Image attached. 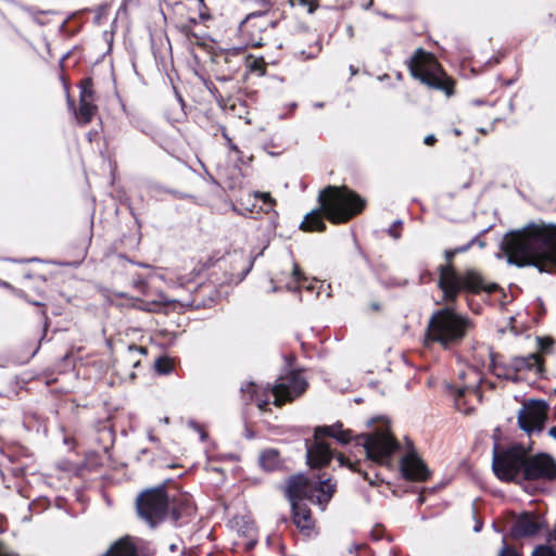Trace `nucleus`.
<instances>
[{
    "label": "nucleus",
    "mask_w": 556,
    "mask_h": 556,
    "mask_svg": "<svg viewBox=\"0 0 556 556\" xmlns=\"http://www.w3.org/2000/svg\"><path fill=\"white\" fill-rule=\"evenodd\" d=\"M168 507V498L163 488L147 490L137 500L141 518L151 527L163 520Z\"/></svg>",
    "instance_id": "nucleus-11"
},
{
    "label": "nucleus",
    "mask_w": 556,
    "mask_h": 556,
    "mask_svg": "<svg viewBox=\"0 0 556 556\" xmlns=\"http://www.w3.org/2000/svg\"><path fill=\"white\" fill-rule=\"evenodd\" d=\"M155 370L159 374L167 375L173 370V363L167 357H160L155 361Z\"/></svg>",
    "instance_id": "nucleus-26"
},
{
    "label": "nucleus",
    "mask_w": 556,
    "mask_h": 556,
    "mask_svg": "<svg viewBox=\"0 0 556 556\" xmlns=\"http://www.w3.org/2000/svg\"><path fill=\"white\" fill-rule=\"evenodd\" d=\"M542 521L533 514H522L517 517L511 527L510 533L514 538L532 536L539 532Z\"/></svg>",
    "instance_id": "nucleus-18"
},
{
    "label": "nucleus",
    "mask_w": 556,
    "mask_h": 556,
    "mask_svg": "<svg viewBox=\"0 0 556 556\" xmlns=\"http://www.w3.org/2000/svg\"><path fill=\"white\" fill-rule=\"evenodd\" d=\"M132 349H136V350H137V348L129 346V350H130V351H131ZM138 351H140L141 353H143V352H144V350H143L142 348L138 349Z\"/></svg>",
    "instance_id": "nucleus-38"
},
{
    "label": "nucleus",
    "mask_w": 556,
    "mask_h": 556,
    "mask_svg": "<svg viewBox=\"0 0 556 556\" xmlns=\"http://www.w3.org/2000/svg\"><path fill=\"white\" fill-rule=\"evenodd\" d=\"M527 451L520 445H514L507 450L493 452L492 468L495 476L503 481H513L523 478V467Z\"/></svg>",
    "instance_id": "nucleus-10"
},
{
    "label": "nucleus",
    "mask_w": 556,
    "mask_h": 556,
    "mask_svg": "<svg viewBox=\"0 0 556 556\" xmlns=\"http://www.w3.org/2000/svg\"><path fill=\"white\" fill-rule=\"evenodd\" d=\"M280 456L278 451L274 448L265 450L260 455V465L266 471H273L280 466Z\"/></svg>",
    "instance_id": "nucleus-22"
},
{
    "label": "nucleus",
    "mask_w": 556,
    "mask_h": 556,
    "mask_svg": "<svg viewBox=\"0 0 556 556\" xmlns=\"http://www.w3.org/2000/svg\"><path fill=\"white\" fill-rule=\"evenodd\" d=\"M320 435L334 438L342 444H346L352 440V432L349 429H344L340 422L316 428L315 443L308 446L306 451L307 463L311 467L325 466L332 457L330 447L319 440Z\"/></svg>",
    "instance_id": "nucleus-9"
},
{
    "label": "nucleus",
    "mask_w": 556,
    "mask_h": 556,
    "mask_svg": "<svg viewBox=\"0 0 556 556\" xmlns=\"http://www.w3.org/2000/svg\"><path fill=\"white\" fill-rule=\"evenodd\" d=\"M307 388V382L301 372L290 371L277 379L276 384L269 390L261 388L254 382H249L241 388V391L250 395L261 410H265L269 404L268 392L274 395V404L281 406L287 402L293 401L301 395Z\"/></svg>",
    "instance_id": "nucleus-3"
},
{
    "label": "nucleus",
    "mask_w": 556,
    "mask_h": 556,
    "mask_svg": "<svg viewBox=\"0 0 556 556\" xmlns=\"http://www.w3.org/2000/svg\"><path fill=\"white\" fill-rule=\"evenodd\" d=\"M175 5L178 10L186 8L189 11V20L192 22H195L197 17L200 20L208 17L203 0H181L176 2Z\"/></svg>",
    "instance_id": "nucleus-20"
},
{
    "label": "nucleus",
    "mask_w": 556,
    "mask_h": 556,
    "mask_svg": "<svg viewBox=\"0 0 556 556\" xmlns=\"http://www.w3.org/2000/svg\"><path fill=\"white\" fill-rule=\"evenodd\" d=\"M547 417V403L541 400H530L522 404L518 413L519 427L531 434L541 432Z\"/></svg>",
    "instance_id": "nucleus-12"
},
{
    "label": "nucleus",
    "mask_w": 556,
    "mask_h": 556,
    "mask_svg": "<svg viewBox=\"0 0 556 556\" xmlns=\"http://www.w3.org/2000/svg\"><path fill=\"white\" fill-rule=\"evenodd\" d=\"M401 470L403 476L409 480H425L429 471L415 451L410 450L401 460Z\"/></svg>",
    "instance_id": "nucleus-17"
},
{
    "label": "nucleus",
    "mask_w": 556,
    "mask_h": 556,
    "mask_svg": "<svg viewBox=\"0 0 556 556\" xmlns=\"http://www.w3.org/2000/svg\"><path fill=\"white\" fill-rule=\"evenodd\" d=\"M543 369V359L536 353L529 354L527 356L514 357L508 364V370H513V374H502L500 367H495L497 377H504L506 379H515L517 371L529 370L534 374H541Z\"/></svg>",
    "instance_id": "nucleus-16"
},
{
    "label": "nucleus",
    "mask_w": 556,
    "mask_h": 556,
    "mask_svg": "<svg viewBox=\"0 0 556 556\" xmlns=\"http://www.w3.org/2000/svg\"><path fill=\"white\" fill-rule=\"evenodd\" d=\"M306 279L304 273L298 266V264L293 263L290 273V279L287 281L286 287L290 291H298L299 286L302 281Z\"/></svg>",
    "instance_id": "nucleus-24"
},
{
    "label": "nucleus",
    "mask_w": 556,
    "mask_h": 556,
    "mask_svg": "<svg viewBox=\"0 0 556 556\" xmlns=\"http://www.w3.org/2000/svg\"><path fill=\"white\" fill-rule=\"evenodd\" d=\"M337 459L341 466H348L353 470H356V464H352L349 459H346L342 454L337 456Z\"/></svg>",
    "instance_id": "nucleus-32"
},
{
    "label": "nucleus",
    "mask_w": 556,
    "mask_h": 556,
    "mask_svg": "<svg viewBox=\"0 0 556 556\" xmlns=\"http://www.w3.org/2000/svg\"><path fill=\"white\" fill-rule=\"evenodd\" d=\"M300 228L305 231H323L326 228V225L320 212L318 210H314L307 213L301 223Z\"/></svg>",
    "instance_id": "nucleus-21"
},
{
    "label": "nucleus",
    "mask_w": 556,
    "mask_h": 556,
    "mask_svg": "<svg viewBox=\"0 0 556 556\" xmlns=\"http://www.w3.org/2000/svg\"><path fill=\"white\" fill-rule=\"evenodd\" d=\"M275 23V20L267 12H251L247 15L242 25L244 27L251 25L253 27L252 31L265 33L269 30V27H274Z\"/></svg>",
    "instance_id": "nucleus-19"
},
{
    "label": "nucleus",
    "mask_w": 556,
    "mask_h": 556,
    "mask_svg": "<svg viewBox=\"0 0 556 556\" xmlns=\"http://www.w3.org/2000/svg\"><path fill=\"white\" fill-rule=\"evenodd\" d=\"M470 328L468 318L456 314L450 308L435 312L427 327V342H437L444 349L458 344Z\"/></svg>",
    "instance_id": "nucleus-4"
},
{
    "label": "nucleus",
    "mask_w": 556,
    "mask_h": 556,
    "mask_svg": "<svg viewBox=\"0 0 556 556\" xmlns=\"http://www.w3.org/2000/svg\"><path fill=\"white\" fill-rule=\"evenodd\" d=\"M554 341L551 338H538V345L541 351H547L552 348Z\"/></svg>",
    "instance_id": "nucleus-29"
},
{
    "label": "nucleus",
    "mask_w": 556,
    "mask_h": 556,
    "mask_svg": "<svg viewBox=\"0 0 556 556\" xmlns=\"http://www.w3.org/2000/svg\"><path fill=\"white\" fill-rule=\"evenodd\" d=\"M531 556H556V551L551 546L540 545L533 549Z\"/></svg>",
    "instance_id": "nucleus-27"
},
{
    "label": "nucleus",
    "mask_w": 556,
    "mask_h": 556,
    "mask_svg": "<svg viewBox=\"0 0 556 556\" xmlns=\"http://www.w3.org/2000/svg\"><path fill=\"white\" fill-rule=\"evenodd\" d=\"M189 427L197 431L200 434L202 441L206 439V433L201 429V427L195 421H189Z\"/></svg>",
    "instance_id": "nucleus-31"
},
{
    "label": "nucleus",
    "mask_w": 556,
    "mask_h": 556,
    "mask_svg": "<svg viewBox=\"0 0 556 556\" xmlns=\"http://www.w3.org/2000/svg\"><path fill=\"white\" fill-rule=\"evenodd\" d=\"M386 78H388V75H383V76H379L378 77L379 80H386Z\"/></svg>",
    "instance_id": "nucleus-39"
},
{
    "label": "nucleus",
    "mask_w": 556,
    "mask_h": 556,
    "mask_svg": "<svg viewBox=\"0 0 556 556\" xmlns=\"http://www.w3.org/2000/svg\"><path fill=\"white\" fill-rule=\"evenodd\" d=\"M459 379L462 380H468L466 383L462 387H459L455 394V407L457 410L469 414L472 408L469 406H466L467 400L466 396L469 394L470 396L475 397L476 400H479V384L481 382V378L479 372L472 368L468 367L465 370H460L458 374Z\"/></svg>",
    "instance_id": "nucleus-14"
},
{
    "label": "nucleus",
    "mask_w": 556,
    "mask_h": 556,
    "mask_svg": "<svg viewBox=\"0 0 556 556\" xmlns=\"http://www.w3.org/2000/svg\"><path fill=\"white\" fill-rule=\"evenodd\" d=\"M409 71L414 78L424 85L443 90L446 94L452 92L450 80L431 54L417 50L409 63Z\"/></svg>",
    "instance_id": "nucleus-8"
},
{
    "label": "nucleus",
    "mask_w": 556,
    "mask_h": 556,
    "mask_svg": "<svg viewBox=\"0 0 556 556\" xmlns=\"http://www.w3.org/2000/svg\"><path fill=\"white\" fill-rule=\"evenodd\" d=\"M497 556H520L519 553L513 547L504 544L500 549Z\"/></svg>",
    "instance_id": "nucleus-30"
},
{
    "label": "nucleus",
    "mask_w": 556,
    "mask_h": 556,
    "mask_svg": "<svg viewBox=\"0 0 556 556\" xmlns=\"http://www.w3.org/2000/svg\"><path fill=\"white\" fill-rule=\"evenodd\" d=\"M439 288L442 290L445 300L454 301L462 290L477 292L485 289L491 293L496 289V286L491 285L485 288L478 273L468 270L465 275H459L450 264H446L440 266Z\"/></svg>",
    "instance_id": "nucleus-7"
},
{
    "label": "nucleus",
    "mask_w": 556,
    "mask_h": 556,
    "mask_svg": "<svg viewBox=\"0 0 556 556\" xmlns=\"http://www.w3.org/2000/svg\"><path fill=\"white\" fill-rule=\"evenodd\" d=\"M475 531H480V526H476Z\"/></svg>",
    "instance_id": "nucleus-43"
},
{
    "label": "nucleus",
    "mask_w": 556,
    "mask_h": 556,
    "mask_svg": "<svg viewBox=\"0 0 556 556\" xmlns=\"http://www.w3.org/2000/svg\"><path fill=\"white\" fill-rule=\"evenodd\" d=\"M454 256V252L453 251H446L445 252V257L446 260L450 262L451 258Z\"/></svg>",
    "instance_id": "nucleus-37"
},
{
    "label": "nucleus",
    "mask_w": 556,
    "mask_h": 556,
    "mask_svg": "<svg viewBox=\"0 0 556 556\" xmlns=\"http://www.w3.org/2000/svg\"><path fill=\"white\" fill-rule=\"evenodd\" d=\"M157 422L163 424V425H168L169 418L168 417L159 418Z\"/></svg>",
    "instance_id": "nucleus-36"
},
{
    "label": "nucleus",
    "mask_w": 556,
    "mask_h": 556,
    "mask_svg": "<svg viewBox=\"0 0 556 556\" xmlns=\"http://www.w3.org/2000/svg\"><path fill=\"white\" fill-rule=\"evenodd\" d=\"M154 429L152 427L147 429V438L150 442L157 443L159 439L153 434Z\"/></svg>",
    "instance_id": "nucleus-33"
},
{
    "label": "nucleus",
    "mask_w": 556,
    "mask_h": 556,
    "mask_svg": "<svg viewBox=\"0 0 556 556\" xmlns=\"http://www.w3.org/2000/svg\"><path fill=\"white\" fill-rule=\"evenodd\" d=\"M501 245L511 265L533 266L542 273L556 271V225L529 224L506 233Z\"/></svg>",
    "instance_id": "nucleus-1"
},
{
    "label": "nucleus",
    "mask_w": 556,
    "mask_h": 556,
    "mask_svg": "<svg viewBox=\"0 0 556 556\" xmlns=\"http://www.w3.org/2000/svg\"><path fill=\"white\" fill-rule=\"evenodd\" d=\"M437 141L434 135H428L425 137L424 142L427 146H432Z\"/></svg>",
    "instance_id": "nucleus-34"
},
{
    "label": "nucleus",
    "mask_w": 556,
    "mask_h": 556,
    "mask_svg": "<svg viewBox=\"0 0 556 556\" xmlns=\"http://www.w3.org/2000/svg\"><path fill=\"white\" fill-rule=\"evenodd\" d=\"M556 478V462L547 454L541 453L533 456L527 454L523 479L525 480H553Z\"/></svg>",
    "instance_id": "nucleus-13"
},
{
    "label": "nucleus",
    "mask_w": 556,
    "mask_h": 556,
    "mask_svg": "<svg viewBox=\"0 0 556 556\" xmlns=\"http://www.w3.org/2000/svg\"><path fill=\"white\" fill-rule=\"evenodd\" d=\"M252 12H268L270 3L268 0H242Z\"/></svg>",
    "instance_id": "nucleus-25"
},
{
    "label": "nucleus",
    "mask_w": 556,
    "mask_h": 556,
    "mask_svg": "<svg viewBox=\"0 0 556 556\" xmlns=\"http://www.w3.org/2000/svg\"><path fill=\"white\" fill-rule=\"evenodd\" d=\"M355 443L364 447L367 459L387 467L392 465V455L400 448V443L387 425L369 433L357 435Z\"/></svg>",
    "instance_id": "nucleus-6"
},
{
    "label": "nucleus",
    "mask_w": 556,
    "mask_h": 556,
    "mask_svg": "<svg viewBox=\"0 0 556 556\" xmlns=\"http://www.w3.org/2000/svg\"><path fill=\"white\" fill-rule=\"evenodd\" d=\"M548 434H549L554 440H556V427H552V428L548 430Z\"/></svg>",
    "instance_id": "nucleus-35"
},
{
    "label": "nucleus",
    "mask_w": 556,
    "mask_h": 556,
    "mask_svg": "<svg viewBox=\"0 0 556 556\" xmlns=\"http://www.w3.org/2000/svg\"><path fill=\"white\" fill-rule=\"evenodd\" d=\"M254 197L261 199L263 203L268 204L270 206H273L276 203V200L271 198L270 193L268 192H256Z\"/></svg>",
    "instance_id": "nucleus-28"
},
{
    "label": "nucleus",
    "mask_w": 556,
    "mask_h": 556,
    "mask_svg": "<svg viewBox=\"0 0 556 556\" xmlns=\"http://www.w3.org/2000/svg\"><path fill=\"white\" fill-rule=\"evenodd\" d=\"M319 203L326 217L332 223H344L359 213L365 201L345 187L329 186L319 194Z\"/></svg>",
    "instance_id": "nucleus-5"
},
{
    "label": "nucleus",
    "mask_w": 556,
    "mask_h": 556,
    "mask_svg": "<svg viewBox=\"0 0 556 556\" xmlns=\"http://www.w3.org/2000/svg\"><path fill=\"white\" fill-rule=\"evenodd\" d=\"M254 544H255V542H254V541L250 542V543L248 544L249 548H252Z\"/></svg>",
    "instance_id": "nucleus-41"
},
{
    "label": "nucleus",
    "mask_w": 556,
    "mask_h": 556,
    "mask_svg": "<svg viewBox=\"0 0 556 556\" xmlns=\"http://www.w3.org/2000/svg\"><path fill=\"white\" fill-rule=\"evenodd\" d=\"M103 556H137L135 547L126 540L116 542Z\"/></svg>",
    "instance_id": "nucleus-23"
},
{
    "label": "nucleus",
    "mask_w": 556,
    "mask_h": 556,
    "mask_svg": "<svg viewBox=\"0 0 556 556\" xmlns=\"http://www.w3.org/2000/svg\"><path fill=\"white\" fill-rule=\"evenodd\" d=\"M251 267H252V263H251V264L249 265V267L247 268L245 274H247L248 271H250Z\"/></svg>",
    "instance_id": "nucleus-42"
},
{
    "label": "nucleus",
    "mask_w": 556,
    "mask_h": 556,
    "mask_svg": "<svg viewBox=\"0 0 556 556\" xmlns=\"http://www.w3.org/2000/svg\"><path fill=\"white\" fill-rule=\"evenodd\" d=\"M454 134H455L456 136H459V135H460V130H459V129H454Z\"/></svg>",
    "instance_id": "nucleus-40"
},
{
    "label": "nucleus",
    "mask_w": 556,
    "mask_h": 556,
    "mask_svg": "<svg viewBox=\"0 0 556 556\" xmlns=\"http://www.w3.org/2000/svg\"><path fill=\"white\" fill-rule=\"evenodd\" d=\"M67 105L79 125H86L91 122L98 108L94 104V94L89 79L85 80L81 85L78 109L75 108L74 101L70 97H67Z\"/></svg>",
    "instance_id": "nucleus-15"
},
{
    "label": "nucleus",
    "mask_w": 556,
    "mask_h": 556,
    "mask_svg": "<svg viewBox=\"0 0 556 556\" xmlns=\"http://www.w3.org/2000/svg\"><path fill=\"white\" fill-rule=\"evenodd\" d=\"M334 491L336 483L330 478L319 477L317 482L312 483L303 475L291 477L286 492L293 510V521L296 527L301 530H309L313 527L311 511L302 503L304 500L324 509Z\"/></svg>",
    "instance_id": "nucleus-2"
}]
</instances>
